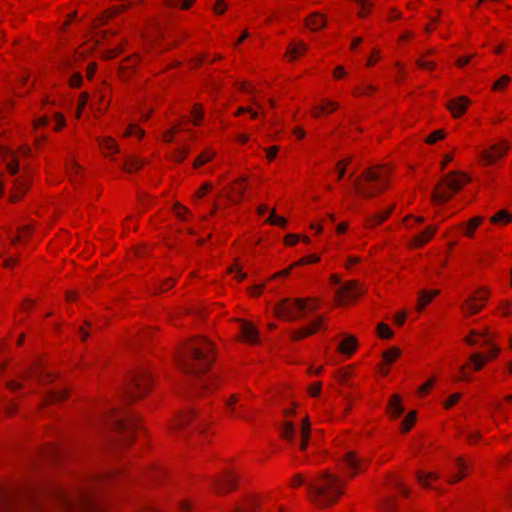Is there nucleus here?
Wrapping results in <instances>:
<instances>
[{
    "label": "nucleus",
    "instance_id": "nucleus-1",
    "mask_svg": "<svg viewBox=\"0 0 512 512\" xmlns=\"http://www.w3.org/2000/svg\"><path fill=\"white\" fill-rule=\"evenodd\" d=\"M214 361L212 344L205 338L190 340L177 355V363L185 372L193 389L197 392L208 390L211 377H206Z\"/></svg>",
    "mask_w": 512,
    "mask_h": 512
},
{
    "label": "nucleus",
    "instance_id": "nucleus-2",
    "mask_svg": "<svg viewBox=\"0 0 512 512\" xmlns=\"http://www.w3.org/2000/svg\"><path fill=\"white\" fill-rule=\"evenodd\" d=\"M343 482L334 474L324 471L307 484L309 500L319 508H326L343 494Z\"/></svg>",
    "mask_w": 512,
    "mask_h": 512
},
{
    "label": "nucleus",
    "instance_id": "nucleus-3",
    "mask_svg": "<svg viewBox=\"0 0 512 512\" xmlns=\"http://www.w3.org/2000/svg\"><path fill=\"white\" fill-rule=\"evenodd\" d=\"M389 171L386 166H373L366 169L354 181L356 192L364 197H374L387 186Z\"/></svg>",
    "mask_w": 512,
    "mask_h": 512
},
{
    "label": "nucleus",
    "instance_id": "nucleus-4",
    "mask_svg": "<svg viewBox=\"0 0 512 512\" xmlns=\"http://www.w3.org/2000/svg\"><path fill=\"white\" fill-rule=\"evenodd\" d=\"M469 179L464 174H447L434 189L431 199L435 204L447 202L454 193L461 190L463 184Z\"/></svg>",
    "mask_w": 512,
    "mask_h": 512
},
{
    "label": "nucleus",
    "instance_id": "nucleus-5",
    "mask_svg": "<svg viewBox=\"0 0 512 512\" xmlns=\"http://www.w3.org/2000/svg\"><path fill=\"white\" fill-rule=\"evenodd\" d=\"M110 424L118 431L125 442H129L132 432L138 426V417L130 413H114L111 416Z\"/></svg>",
    "mask_w": 512,
    "mask_h": 512
},
{
    "label": "nucleus",
    "instance_id": "nucleus-6",
    "mask_svg": "<svg viewBox=\"0 0 512 512\" xmlns=\"http://www.w3.org/2000/svg\"><path fill=\"white\" fill-rule=\"evenodd\" d=\"M149 385L150 377L145 369L134 372L125 389L126 397L130 400L142 397L148 391Z\"/></svg>",
    "mask_w": 512,
    "mask_h": 512
},
{
    "label": "nucleus",
    "instance_id": "nucleus-7",
    "mask_svg": "<svg viewBox=\"0 0 512 512\" xmlns=\"http://www.w3.org/2000/svg\"><path fill=\"white\" fill-rule=\"evenodd\" d=\"M306 308V302L303 299L282 300L275 306V312L278 317L286 320H296L299 317L298 312H302Z\"/></svg>",
    "mask_w": 512,
    "mask_h": 512
},
{
    "label": "nucleus",
    "instance_id": "nucleus-8",
    "mask_svg": "<svg viewBox=\"0 0 512 512\" xmlns=\"http://www.w3.org/2000/svg\"><path fill=\"white\" fill-rule=\"evenodd\" d=\"M363 290L358 286L356 281H349L345 283L337 292L336 300L343 304L346 300L357 299Z\"/></svg>",
    "mask_w": 512,
    "mask_h": 512
},
{
    "label": "nucleus",
    "instance_id": "nucleus-9",
    "mask_svg": "<svg viewBox=\"0 0 512 512\" xmlns=\"http://www.w3.org/2000/svg\"><path fill=\"white\" fill-rule=\"evenodd\" d=\"M212 485L217 493H226L236 487V478L230 472H226L224 475L215 477Z\"/></svg>",
    "mask_w": 512,
    "mask_h": 512
},
{
    "label": "nucleus",
    "instance_id": "nucleus-10",
    "mask_svg": "<svg viewBox=\"0 0 512 512\" xmlns=\"http://www.w3.org/2000/svg\"><path fill=\"white\" fill-rule=\"evenodd\" d=\"M486 300L487 295L480 291L478 296H471L465 301L462 310L468 315L475 314L483 308Z\"/></svg>",
    "mask_w": 512,
    "mask_h": 512
},
{
    "label": "nucleus",
    "instance_id": "nucleus-11",
    "mask_svg": "<svg viewBox=\"0 0 512 512\" xmlns=\"http://www.w3.org/2000/svg\"><path fill=\"white\" fill-rule=\"evenodd\" d=\"M509 146L506 142H502L500 144H495L491 146V151H482L481 158L485 162V164H492L497 158L502 157Z\"/></svg>",
    "mask_w": 512,
    "mask_h": 512
},
{
    "label": "nucleus",
    "instance_id": "nucleus-12",
    "mask_svg": "<svg viewBox=\"0 0 512 512\" xmlns=\"http://www.w3.org/2000/svg\"><path fill=\"white\" fill-rule=\"evenodd\" d=\"M468 104H469L468 98L465 96H460V97L450 101L447 104V107L451 111L452 115L455 118H457L465 113Z\"/></svg>",
    "mask_w": 512,
    "mask_h": 512
},
{
    "label": "nucleus",
    "instance_id": "nucleus-13",
    "mask_svg": "<svg viewBox=\"0 0 512 512\" xmlns=\"http://www.w3.org/2000/svg\"><path fill=\"white\" fill-rule=\"evenodd\" d=\"M476 337L483 339L481 345L491 344L490 334L487 329L483 331L471 330L469 336L465 338V342L471 346L477 345L479 341Z\"/></svg>",
    "mask_w": 512,
    "mask_h": 512
},
{
    "label": "nucleus",
    "instance_id": "nucleus-14",
    "mask_svg": "<svg viewBox=\"0 0 512 512\" xmlns=\"http://www.w3.org/2000/svg\"><path fill=\"white\" fill-rule=\"evenodd\" d=\"M240 330L241 335L246 342L257 343L258 332L252 324L242 321L240 323Z\"/></svg>",
    "mask_w": 512,
    "mask_h": 512
},
{
    "label": "nucleus",
    "instance_id": "nucleus-15",
    "mask_svg": "<svg viewBox=\"0 0 512 512\" xmlns=\"http://www.w3.org/2000/svg\"><path fill=\"white\" fill-rule=\"evenodd\" d=\"M195 412L193 410H188L179 414L172 424V429L174 430H183L185 427L194 419Z\"/></svg>",
    "mask_w": 512,
    "mask_h": 512
},
{
    "label": "nucleus",
    "instance_id": "nucleus-16",
    "mask_svg": "<svg viewBox=\"0 0 512 512\" xmlns=\"http://www.w3.org/2000/svg\"><path fill=\"white\" fill-rule=\"evenodd\" d=\"M439 294V290L426 291L423 290L419 293L417 310L422 311L430 301Z\"/></svg>",
    "mask_w": 512,
    "mask_h": 512
},
{
    "label": "nucleus",
    "instance_id": "nucleus-17",
    "mask_svg": "<svg viewBox=\"0 0 512 512\" xmlns=\"http://www.w3.org/2000/svg\"><path fill=\"white\" fill-rule=\"evenodd\" d=\"M435 232H436V227H427L423 232H421L420 234L416 235L413 238L414 246H416V247L423 246L425 243H427L432 238V236L435 234Z\"/></svg>",
    "mask_w": 512,
    "mask_h": 512
},
{
    "label": "nucleus",
    "instance_id": "nucleus-18",
    "mask_svg": "<svg viewBox=\"0 0 512 512\" xmlns=\"http://www.w3.org/2000/svg\"><path fill=\"white\" fill-rule=\"evenodd\" d=\"M388 411L393 417H399L403 411L404 408L401 404V399L398 395H393L389 401L388 404Z\"/></svg>",
    "mask_w": 512,
    "mask_h": 512
},
{
    "label": "nucleus",
    "instance_id": "nucleus-19",
    "mask_svg": "<svg viewBox=\"0 0 512 512\" xmlns=\"http://www.w3.org/2000/svg\"><path fill=\"white\" fill-rule=\"evenodd\" d=\"M343 462L347 469L353 471L351 476H354L355 472L359 468L361 460L354 454V452H347L344 455Z\"/></svg>",
    "mask_w": 512,
    "mask_h": 512
},
{
    "label": "nucleus",
    "instance_id": "nucleus-20",
    "mask_svg": "<svg viewBox=\"0 0 512 512\" xmlns=\"http://www.w3.org/2000/svg\"><path fill=\"white\" fill-rule=\"evenodd\" d=\"M357 346V340L353 336H347L340 344L339 351L343 354L351 355Z\"/></svg>",
    "mask_w": 512,
    "mask_h": 512
},
{
    "label": "nucleus",
    "instance_id": "nucleus-21",
    "mask_svg": "<svg viewBox=\"0 0 512 512\" xmlns=\"http://www.w3.org/2000/svg\"><path fill=\"white\" fill-rule=\"evenodd\" d=\"M143 165V160L134 156L127 157L122 164V168L127 172H134L140 169Z\"/></svg>",
    "mask_w": 512,
    "mask_h": 512
},
{
    "label": "nucleus",
    "instance_id": "nucleus-22",
    "mask_svg": "<svg viewBox=\"0 0 512 512\" xmlns=\"http://www.w3.org/2000/svg\"><path fill=\"white\" fill-rule=\"evenodd\" d=\"M455 466L457 468V473L452 474L449 478L450 483H455L461 480L465 476L466 464L463 462L461 458H457L455 460Z\"/></svg>",
    "mask_w": 512,
    "mask_h": 512
},
{
    "label": "nucleus",
    "instance_id": "nucleus-23",
    "mask_svg": "<svg viewBox=\"0 0 512 512\" xmlns=\"http://www.w3.org/2000/svg\"><path fill=\"white\" fill-rule=\"evenodd\" d=\"M306 23L311 30L316 31L325 26V19L319 14H312Z\"/></svg>",
    "mask_w": 512,
    "mask_h": 512
},
{
    "label": "nucleus",
    "instance_id": "nucleus-24",
    "mask_svg": "<svg viewBox=\"0 0 512 512\" xmlns=\"http://www.w3.org/2000/svg\"><path fill=\"white\" fill-rule=\"evenodd\" d=\"M338 103L325 100L316 110L312 111V114L314 117H318L320 115V112H326L330 113L338 108Z\"/></svg>",
    "mask_w": 512,
    "mask_h": 512
},
{
    "label": "nucleus",
    "instance_id": "nucleus-25",
    "mask_svg": "<svg viewBox=\"0 0 512 512\" xmlns=\"http://www.w3.org/2000/svg\"><path fill=\"white\" fill-rule=\"evenodd\" d=\"M418 482L426 488H431L430 484L428 483L429 480H436L438 479V475L434 472H417L416 474Z\"/></svg>",
    "mask_w": 512,
    "mask_h": 512
},
{
    "label": "nucleus",
    "instance_id": "nucleus-26",
    "mask_svg": "<svg viewBox=\"0 0 512 512\" xmlns=\"http://www.w3.org/2000/svg\"><path fill=\"white\" fill-rule=\"evenodd\" d=\"M29 183L24 178H19L15 181V194L11 197V201H16L20 198L21 194L27 191Z\"/></svg>",
    "mask_w": 512,
    "mask_h": 512
},
{
    "label": "nucleus",
    "instance_id": "nucleus-27",
    "mask_svg": "<svg viewBox=\"0 0 512 512\" xmlns=\"http://www.w3.org/2000/svg\"><path fill=\"white\" fill-rule=\"evenodd\" d=\"M295 427L291 422H285L281 427V436L283 439L292 442L294 440Z\"/></svg>",
    "mask_w": 512,
    "mask_h": 512
},
{
    "label": "nucleus",
    "instance_id": "nucleus-28",
    "mask_svg": "<svg viewBox=\"0 0 512 512\" xmlns=\"http://www.w3.org/2000/svg\"><path fill=\"white\" fill-rule=\"evenodd\" d=\"M483 221V218L478 216V217H474L472 218L468 223L467 225L465 226L464 228V234L467 236V237H473V234L476 230V228L482 223Z\"/></svg>",
    "mask_w": 512,
    "mask_h": 512
},
{
    "label": "nucleus",
    "instance_id": "nucleus-29",
    "mask_svg": "<svg viewBox=\"0 0 512 512\" xmlns=\"http://www.w3.org/2000/svg\"><path fill=\"white\" fill-rule=\"evenodd\" d=\"M307 50V45L300 42L288 48L287 54L291 60L295 59L298 55L303 54Z\"/></svg>",
    "mask_w": 512,
    "mask_h": 512
},
{
    "label": "nucleus",
    "instance_id": "nucleus-30",
    "mask_svg": "<svg viewBox=\"0 0 512 512\" xmlns=\"http://www.w3.org/2000/svg\"><path fill=\"white\" fill-rule=\"evenodd\" d=\"M512 220V215L509 214L506 210L498 211L492 218L491 222L494 224L499 223H508Z\"/></svg>",
    "mask_w": 512,
    "mask_h": 512
},
{
    "label": "nucleus",
    "instance_id": "nucleus-31",
    "mask_svg": "<svg viewBox=\"0 0 512 512\" xmlns=\"http://www.w3.org/2000/svg\"><path fill=\"white\" fill-rule=\"evenodd\" d=\"M470 360H471V362L473 364L474 370H476V371L482 369V367L486 363V357H485V355H483L481 353H473L470 356Z\"/></svg>",
    "mask_w": 512,
    "mask_h": 512
},
{
    "label": "nucleus",
    "instance_id": "nucleus-32",
    "mask_svg": "<svg viewBox=\"0 0 512 512\" xmlns=\"http://www.w3.org/2000/svg\"><path fill=\"white\" fill-rule=\"evenodd\" d=\"M99 144L101 148L104 150H107L112 153L118 152V146L116 142L110 137L104 138L102 141L99 142Z\"/></svg>",
    "mask_w": 512,
    "mask_h": 512
},
{
    "label": "nucleus",
    "instance_id": "nucleus-33",
    "mask_svg": "<svg viewBox=\"0 0 512 512\" xmlns=\"http://www.w3.org/2000/svg\"><path fill=\"white\" fill-rule=\"evenodd\" d=\"M213 155L214 152L211 151H204L203 153H201L193 163L194 168H198L204 163L209 162L212 159Z\"/></svg>",
    "mask_w": 512,
    "mask_h": 512
},
{
    "label": "nucleus",
    "instance_id": "nucleus-34",
    "mask_svg": "<svg viewBox=\"0 0 512 512\" xmlns=\"http://www.w3.org/2000/svg\"><path fill=\"white\" fill-rule=\"evenodd\" d=\"M244 179H239L237 181V184L238 186L233 188V190L237 193L238 197L237 198H233L231 196H228V199L232 202V203H238L242 198H243V195H244V190H245V186H244Z\"/></svg>",
    "mask_w": 512,
    "mask_h": 512
},
{
    "label": "nucleus",
    "instance_id": "nucleus-35",
    "mask_svg": "<svg viewBox=\"0 0 512 512\" xmlns=\"http://www.w3.org/2000/svg\"><path fill=\"white\" fill-rule=\"evenodd\" d=\"M266 222L272 225H278L280 227H284L287 223L285 218L276 215L274 209L271 211L270 216L268 217Z\"/></svg>",
    "mask_w": 512,
    "mask_h": 512
},
{
    "label": "nucleus",
    "instance_id": "nucleus-36",
    "mask_svg": "<svg viewBox=\"0 0 512 512\" xmlns=\"http://www.w3.org/2000/svg\"><path fill=\"white\" fill-rule=\"evenodd\" d=\"M416 413L410 412L404 420L401 422V429L403 432H407L412 427L414 421H415Z\"/></svg>",
    "mask_w": 512,
    "mask_h": 512
},
{
    "label": "nucleus",
    "instance_id": "nucleus-37",
    "mask_svg": "<svg viewBox=\"0 0 512 512\" xmlns=\"http://www.w3.org/2000/svg\"><path fill=\"white\" fill-rule=\"evenodd\" d=\"M399 354H400L399 349L396 347H392L383 353V360L386 363H391L399 356Z\"/></svg>",
    "mask_w": 512,
    "mask_h": 512
},
{
    "label": "nucleus",
    "instance_id": "nucleus-38",
    "mask_svg": "<svg viewBox=\"0 0 512 512\" xmlns=\"http://www.w3.org/2000/svg\"><path fill=\"white\" fill-rule=\"evenodd\" d=\"M378 334L381 338L388 339L393 336V331L384 323H379L377 326Z\"/></svg>",
    "mask_w": 512,
    "mask_h": 512
},
{
    "label": "nucleus",
    "instance_id": "nucleus-39",
    "mask_svg": "<svg viewBox=\"0 0 512 512\" xmlns=\"http://www.w3.org/2000/svg\"><path fill=\"white\" fill-rule=\"evenodd\" d=\"M191 115L193 116V123L195 125H198L199 124V121L200 119H202L203 117V108L201 105L199 104H196L194 105L192 111H191Z\"/></svg>",
    "mask_w": 512,
    "mask_h": 512
},
{
    "label": "nucleus",
    "instance_id": "nucleus-40",
    "mask_svg": "<svg viewBox=\"0 0 512 512\" xmlns=\"http://www.w3.org/2000/svg\"><path fill=\"white\" fill-rule=\"evenodd\" d=\"M313 333H314V330L304 327V328L294 331L292 333V338H293V340H300V339H302L308 335H311Z\"/></svg>",
    "mask_w": 512,
    "mask_h": 512
},
{
    "label": "nucleus",
    "instance_id": "nucleus-41",
    "mask_svg": "<svg viewBox=\"0 0 512 512\" xmlns=\"http://www.w3.org/2000/svg\"><path fill=\"white\" fill-rule=\"evenodd\" d=\"M228 272L236 273V278L238 281H242L247 277V274L242 271V267L238 263H235L233 266H231L228 269Z\"/></svg>",
    "mask_w": 512,
    "mask_h": 512
},
{
    "label": "nucleus",
    "instance_id": "nucleus-42",
    "mask_svg": "<svg viewBox=\"0 0 512 512\" xmlns=\"http://www.w3.org/2000/svg\"><path fill=\"white\" fill-rule=\"evenodd\" d=\"M67 395H68V392L65 389H63L61 391L51 392L48 395V399L51 402L61 401V400L65 399L67 397Z\"/></svg>",
    "mask_w": 512,
    "mask_h": 512
},
{
    "label": "nucleus",
    "instance_id": "nucleus-43",
    "mask_svg": "<svg viewBox=\"0 0 512 512\" xmlns=\"http://www.w3.org/2000/svg\"><path fill=\"white\" fill-rule=\"evenodd\" d=\"M169 6H181L183 9H187L191 6L193 0H165Z\"/></svg>",
    "mask_w": 512,
    "mask_h": 512
},
{
    "label": "nucleus",
    "instance_id": "nucleus-44",
    "mask_svg": "<svg viewBox=\"0 0 512 512\" xmlns=\"http://www.w3.org/2000/svg\"><path fill=\"white\" fill-rule=\"evenodd\" d=\"M444 136L445 134L443 130H436L427 137L426 142L428 144H433L437 140L444 138Z\"/></svg>",
    "mask_w": 512,
    "mask_h": 512
},
{
    "label": "nucleus",
    "instance_id": "nucleus-45",
    "mask_svg": "<svg viewBox=\"0 0 512 512\" xmlns=\"http://www.w3.org/2000/svg\"><path fill=\"white\" fill-rule=\"evenodd\" d=\"M510 81V78L509 76L507 75H503L502 77H500V79L498 81H496L492 87L493 90H499L501 88H503L504 86H506Z\"/></svg>",
    "mask_w": 512,
    "mask_h": 512
},
{
    "label": "nucleus",
    "instance_id": "nucleus-46",
    "mask_svg": "<svg viewBox=\"0 0 512 512\" xmlns=\"http://www.w3.org/2000/svg\"><path fill=\"white\" fill-rule=\"evenodd\" d=\"M7 169L11 175L17 174L19 165L14 156H11V161L7 163Z\"/></svg>",
    "mask_w": 512,
    "mask_h": 512
},
{
    "label": "nucleus",
    "instance_id": "nucleus-47",
    "mask_svg": "<svg viewBox=\"0 0 512 512\" xmlns=\"http://www.w3.org/2000/svg\"><path fill=\"white\" fill-rule=\"evenodd\" d=\"M390 212L391 209L386 212H381L375 215L374 218L371 219L372 225H376L384 221L389 216Z\"/></svg>",
    "mask_w": 512,
    "mask_h": 512
},
{
    "label": "nucleus",
    "instance_id": "nucleus-48",
    "mask_svg": "<svg viewBox=\"0 0 512 512\" xmlns=\"http://www.w3.org/2000/svg\"><path fill=\"white\" fill-rule=\"evenodd\" d=\"M210 190H212V185L210 183H208V182H205L200 187V189L195 193V197L200 199Z\"/></svg>",
    "mask_w": 512,
    "mask_h": 512
},
{
    "label": "nucleus",
    "instance_id": "nucleus-49",
    "mask_svg": "<svg viewBox=\"0 0 512 512\" xmlns=\"http://www.w3.org/2000/svg\"><path fill=\"white\" fill-rule=\"evenodd\" d=\"M320 260V258L316 255H311V256H307V257H303L301 258L299 261H297L294 266H298V265H302V264H307V263H315V262H318Z\"/></svg>",
    "mask_w": 512,
    "mask_h": 512
},
{
    "label": "nucleus",
    "instance_id": "nucleus-50",
    "mask_svg": "<svg viewBox=\"0 0 512 512\" xmlns=\"http://www.w3.org/2000/svg\"><path fill=\"white\" fill-rule=\"evenodd\" d=\"M186 158L185 156V151H180V149L176 148L171 156V160H173L174 162H177V163H181L184 159Z\"/></svg>",
    "mask_w": 512,
    "mask_h": 512
},
{
    "label": "nucleus",
    "instance_id": "nucleus-51",
    "mask_svg": "<svg viewBox=\"0 0 512 512\" xmlns=\"http://www.w3.org/2000/svg\"><path fill=\"white\" fill-rule=\"evenodd\" d=\"M303 300L306 302V308L302 312L314 311L317 308L318 301L316 299L307 298V299H303Z\"/></svg>",
    "mask_w": 512,
    "mask_h": 512
},
{
    "label": "nucleus",
    "instance_id": "nucleus-52",
    "mask_svg": "<svg viewBox=\"0 0 512 512\" xmlns=\"http://www.w3.org/2000/svg\"><path fill=\"white\" fill-rule=\"evenodd\" d=\"M133 134H136L138 137L141 138L144 135V132L143 130L139 129L136 125L131 124L127 129L126 135L130 136Z\"/></svg>",
    "mask_w": 512,
    "mask_h": 512
},
{
    "label": "nucleus",
    "instance_id": "nucleus-53",
    "mask_svg": "<svg viewBox=\"0 0 512 512\" xmlns=\"http://www.w3.org/2000/svg\"><path fill=\"white\" fill-rule=\"evenodd\" d=\"M301 436L305 438L306 436H310V422L308 418H305L303 420L302 426H301Z\"/></svg>",
    "mask_w": 512,
    "mask_h": 512
},
{
    "label": "nucleus",
    "instance_id": "nucleus-54",
    "mask_svg": "<svg viewBox=\"0 0 512 512\" xmlns=\"http://www.w3.org/2000/svg\"><path fill=\"white\" fill-rule=\"evenodd\" d=\"M461 398V394L460 393H455L453 395H451L448 400L446 401L445 403V407L446 408H450L452 407L454 404H456Z\"/></svg>",
    "mask_w": 512,
    "mask_h": 512
},
{
    "label": "nucleus",
    "instance_id": "nucleus-55",
    "mask_svg": "<svg viewBox=\"0 0 512 512\" xmlns=\"http://www.w3.org/2000/svg\"><path fill=\"white\" fill-rule=\"evenodd\" d=\"M417 65L420 68L425 69V70H433L436 67L435 63L429 62V61H424V60H421V59H419L417 61Z\"/></svg>",
    "mask_w": 512,
    "mask_h": 512
},
{
    "label": "nucleus",
    "instance_id": "nucleus-56",
    "mask_svg": "<svg viewBox=\"0 0 512 512\" xmlns=\"http://www.w3.org/2000/svg\"><path fill=\"white\" fill-rule=\"evenodd\" d=\"M82 83V77L80 74H74L70 79V84L72 87H79Z\"/></svg>",
    "mask_w": 512,
    "mask_h": 512
},
{
    "label": "nucleus",
    "instance_id": "nucleus-57",
    "mask_svg": "<svg viewBox=\"0 0 512 512\" xmlns=\"http://www.w3.org/2000/svg\"><path fill=\"white\" fill-rule=\"evenodd\" d=\"M226 9V4L224 2V0H217L216 3H215V7H214V10L216 13H223Z\"/></svg>",
    "mask_w": 512,
    "mask_h": 512
},
{
    "label": "nucleus",
    "instance_id": "nucleus-58",
    "mask_svg": "<svg viewBox=\"0 0 512 512\" xmlns=\"http://www.w3.org/2000/svg\"><path fill=\"white\" fill-rule=\"evenodd\" d=\"M277 153H278L277 146H272V147H269L266 149L267 158L269 160H273L276 157Z\"/></svg>",
    "mask_w": 512,
    "mask_h": 512
},
{
    "label": "nucleus",
    "instance_id": "nucleus-59",
    "mask_svg": "<svg viewBox=\"0 0 512 512\" xmlns=\"http://www.w3.org/2000/svg\"><path fill=\"white\" fill-rule=\"evenodd\" d=\"M405 319H406V314H405V312L402 311L395 315L394 321L397 325L401 326L404 324Z\"/></svg>",
    "mask_w": 512,
    "mask_h": 512
},
{
    "label": "nucleus",
    "instance_id": "nucleus-60",
    "mask_svg": "<svg viewBox=\"0 0 512 512\" xmlns=\"http://www.w3.org/2000/svg\"><path fill=\"white\" fill-rule=\"evenodd\" d=\"M55 117L57 119V125L55 126L54 129L56 131H58L59 129H61L62 127L65 126L66 121H65V118L63 117V115H61V114H56Z\"/></svg>",
    "mask_w": 512,
    "mask_h": 512
},
{
    "label": "nucleus",
    "instance_id": "nucleus-61",
    "mask_svg": "<svg viewBox=\"0 0 512 512\" xmlns=\"http://www.w3.org/2000/svg\"><path fill=\"white\" fill-rule=\"evenodd\" d=\"M298 242V236L295 234H288L285 237V243L287 245H294Z\"/></svg>",
    "mask_w": 512,
    "mask_h": 512
},
{
    "label": "nucleus",
    "instance_id": "nucleus-62",
    "mask_svg": "<svg viewBox=\"0 0 512 512\" xmlns=\"http://www.w3.org/2000/svg\"><path fill=\"white\" fill-rule=\"evenodd\" d=\"M174 284V280L173 279H167L165 282H163L160 287H159V290L160 291H166V290H169Z\"/></svg>",
    "mask_w": 512,
    "mask_h": 512
},
{
    "label": "nucleus",
    "instance_id": "nucleus-63",
    "mask_svg": "<svg viewBox=\"0 0 512 512\" xmlns=\"http://www.w3.org/2000/svg\"><path fill=\"white\" fill-rule=\"evenodd\" d=\"M178 128H173L171 130H168L166 132H164L163 134V140L166 141V142H172L173 140V133L174 131H177Z\"/></svg>",
    "mask_w": 512,
    "mask_h": 512
},
{
    "label": "nucleus",
    "instance_id": "nucleus-64",
    "mask_svg": "<svg viewBox=\"0 0 512 512\" xmlns=\"http://www.w3.org/2000/svg\"><path fill=\"white\" fill-rule=\"evenodd\" d=\"M320 391H321V383L320 382L315 383L310 388V393L312 396L319 395Z\"/></svg>",
    "mask_w": 512,
    "mask_h": 512
}]
</instances>
